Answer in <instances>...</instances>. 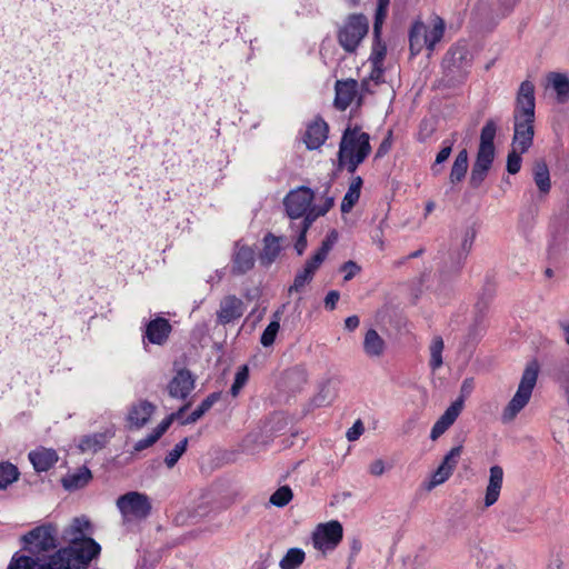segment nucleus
Wrapping results in <instances>:
<instances>
[{"label": "nucleus", "instance_id": "f257e3e1", "mask_svg": "<svg viewBox=\"0 0 569 569\" xmlns=\"http://www.w3.org/2000/svg\"><path fill=\"white\" fill-rule=\"evenodd\" d=\"M91 535L90 521L84 517L74 518L63 531V539L69 546L52 556L47 567L30 557L14 556L8 569H86L101 550Z\"/></svg>", "mask_w": 569, "mask_h": 569}, {"label": "nucleus", "instance_id": "f03ea898", "mask_svg": "<svg viewBox=\"0 0 569 569\" xmlns=\"http://www.w3.org/2000/svg\"><path fill=\"white\" fill-rule=\"evenodd\" d=\"M335 199L329 188L312 190L298 187L284 197L283 207L291 220L302 219L299 224L311 228L318 218L326 216L333 207Z\"/></svg>", "mask_w": 569, "mask_h": 569}, {"label": "nucleus", "instance_id": "7ed1b4c3", "mask_svg": "<svg viewBox=\"0 0 569 569\" xmlns=\"http://www.w3.org/2000/svg\"><path fill=\"white\" fill-rule=\"evenodd\" d=\"M535 84L529 80L522 81L516 97L511 144L521 151H528L532 146L535 136Z\"/></svg>", "mask_w": 569, "mask_h": 569}, {"label": "nucleus", "instance_id": "20e7f679", "mask_svg": "<svg viewBox=\"0 0 569 569\" xmlns=\"http://www.w3.org/2000/svg\"><path fill=\"white\" fill-rule=\"evenodd\" d=\"M369 140V134L362 132L359 126L347 127L339 146V168H347L349 173H353L371 151Z\"/></svg>", "mask_w": 569, "mask_h": 569}, {"label": "nucleus", "instance_id": "39448f33", "mask_svg": "<svg viewBox=\"0 0 569 569\" xmlns=\"http://www.w3.org/2000/svg\"><path fill=\"white\" fill-rule=\"evenodd\" d=\"M497 123L493 119L487 120L480 131V141L476 159L471 166L470 178H483L489 174L496 157L495 138Z\"/></svg>", "mask_w": 569, "mask_h": 569}, {"label": "nucleus", "instance_id": "423d86ee", "mask_svg": "<svg viewBox=\"0 0 569 569\" xmlns=\"http://www.w3.org/2000/svg\"><path fill=\"white\" fill-rule=\"evenodd\" d=\"M537 378L538 365L536 362L529 363L522 373L516 393L502 410L501 421L503 423L512 422L518 413L528 405L532 390L536 386Z\"/></svg>", "mask_w": 569, "mask_h": 569}, {"label": "nucleus", "instance_id": "0eeeda50", "mask_svg": "<svg viewBox=\"0 0 569 569\" xmlns=\"http://www.w3.org/2000/svg\"><path fill=\"white\" fill-rule=\"evenodd\" d=\"M369 30L368 19L363 14H350L338 32V42L345 51L352 53Z\"/></svg>", "mask_w": 569, "mask_h": 569}, {"label": "nucleus", "instance_id": "6e6552de", "mask_svg": "<svg viewBox=\"0 0 569 569\" xmlns=\"http://www.w3.org/2000/svg\"><path fill=\"white\" fill-rule=\"evenodd\" d=\"M117 507L126 521L144 519L151 510V503L144 493L131 491L117 500Z\"/></svg>", "mask_w": 569, "mask_h": 569}, {"label": "nucleus", "instance_id": "1a4fd4ad", "mask_svg": "<svg viewBox=\"0 0 569 569\" xmlns=\"http://www.w3.org/2000/svg\"><path fill=\"white\" fill-rule=\"evenodd\" d=\"M343 528L338 520L319 523L311 536L315 549L326 555L337 548L342 540Z\"/></svg>", "mask_w": 569, "mask_h": 569}, {"label": "nucleus", "instance_id": "9d476101", "mask_svg": "<svg viewBox=\"0 0 569 569\" xmlns=\"http://www.w3.org/2000/svg\"><path fill=\"white\" fill-rule=\"evenodd\" d=\"M30 552L48 551L57 546V530L51 525L40 526L22 537Z\"/></svg>", "mask_w": 569, "mask_h": 569}, {"label": "nucleus", "instance_id": "9b49d317", "mask_svg": "<svg viewBox=\"0 0 569 569\" xmlns=\"http://www.w3.org/2000/svg\"><path fill=\"white\" fill-rule=\"evenodd\" d=\"M156 409L157 407L148 400L140 399L132 402L126 412V427L129 430H140L144 428L154 415Z\"/></svg>", "mask_w": 569, "mask_h": 569}, {"label": "nucleus", "instance_id": "f8f14e48", "mask_svg": "<svg viewBox=\"0 0 569 569\" xmlns=\"http://www.w3.org/2000/svg\"><path fill=\"white\" fill-rule=\"evenodd\" d=\"M462 452V446L453 447L443 458L440 466L432 473L430 482L428 485V489H433L435 487L442 485L446 482L452 475L455 468L458 465V460Z\"/></svg>", "mask_w": 569, "mask_h": 569}, {"label": "nucleus", "instance_id": "ddd939ff", "mask_svg": "<svg viewBox=\"0 0 569 569\" xmlns=\"http://www.w3.org/2000/svg\"><path fill=\"white\" fill-rule=\"evenodd\" d=\"M246 310L243 301L229 295L221 299L219 309L217 311V321L220 325H227L242 317Z\"/></svg>", "mask_w": 569, "mask_h": 569}, {"label": "nucleus", "instance_id": "4468645a", "mask_svg": "<svg viewBox=\"0 0 569 569\" xmlns=\"http://www.w3.org/2000/svg\"><path fill=\"white\" fill-rule=\"evenodd\" d=\"M505 471L501 466L493 465L489 468L488 481L485 490L483 506H493L500 497L503 485Z\"/></svg>", "mask_w": 569, "mask_h": 569}, {"label": "nucleus", "instance_id": "2eb2a0df", "mask_svg": "<svg viewBox=\"0 0 569 569\" xmlns=\"http://www.w3.org/2000/svg\"><path fill=\"white\" fill-rule=\"evenodd\" d=\"M463 408V399L460 398L453 401L446 411L441 415V417L435 422L430 438L431 440H437L440 436H442L457 420L459 415L461 413Z\"/></svg>", "mask_w": 569, "mask_h": 569}, {"label": "nucleus", "instance_id": "dca6fc26", "mask_svg": "<svg viewBox=\"0 0 569 569\" xmlns=\"http://www.w3.org/2000/svg\"><path fill=\"white\" fill-rule=\"evenodd\" d=\"M328 132V123L321 117H317L308 124L305 132L303 141L307 148L310 150L320 148L326 142Z\"/></svg>", "mask_w": 569, "mask_h": 569}, {"label": "nucleus", "instance_id": "f3484780", "mask_svg": "<svg viewBox=\"0 0 569 569\" xmlns=\"http://www.w3.org/2000/svg\"><path fill=\"white\" fill-rule=\"evenodd\" d=\"M254 261V250L244 243L237 242L232 254V272L243 274L253 268Z\"/></svg>", "mask_w": 569, "mask_h": 569}, {"label": "nucleus", "instance_id": "a211bd4d", "mask_svg": "<svg viewBox=\"0 0 569 569\" xmlns=\"http://www.w3.org/2000/svg\"><path fill=\"white\" fill-rule=\"evenodd\" d=\"M194 388V378L190 371L179 370L168 383V392L172 398L184 399Z\"/></svg>", "mask_w": 569, "mask_h": 569}, {"label": "nucleus", "instance_id": "6ab92c4d", "mask_svg": "<svg viewBox=\"0 0 569 569\" xmlns=\"http://www.w3.org/2000/svg\"><path fill=\"white\" fill-rule=\"evenodd\" d=\"M358 82L353 79L338 80L336 82L335 106L339 110H346L357 94Z\"/></svg>", "mask_w": 569, "mask_h": 569}, {"label": "nucleus", "instance_id": "aec40b11", "mask_svg": "<svg viewBox=\"0 0 569 569\" xmlns=\"http://www.w3.org/2000/svg\"><path fill=\"white\" fill-rule=\"evenodd\" d=\"M470 61V52L466 43H457L452 46L446 53L442 60V67L453 72L455 69H459Z\"/></svg>", "mask_w": 569, "mask_h": 569}, {"label": "nucleus", "instance_id": "412c9836", "mask_svg": "<svg viewBox=\"0 0 569 569\" xmlns=\"http://www.w3.org/2000/svg\"><path fill=\"white\" fill-rule=\"evenodd\" d=\"M323 260H321L320 257H317L316 254H312V257L306 261L305 267L297 272L293 283L290 287L289 291H299L301 290L307 283H309L316 271L320 268Z\"/></svg>", "mask_w": 569, "mask_h": 569}, {"label": "nucleus", "instance_id": "4be33fe9", "mask_svg": "<svg viewBox=\"0 0 569 569\" xmlns=\"http://www.w3.org/2000/svg\"><path fill=\"white\" fill-rule=\"evenodd\" d=\"M387 345L385 339L375 329L366 331L362 342V349L370 359H379L385 355Z\"/></svg>", "mask_w": 569, "mask_h": 569}, {"label": "nucleus", "instance_id": "5701e85b", "mask_svg": "<svg viewBox=\"0 0 569 569\" xmlns=\"http://www.w3.org/2000/svg\"><path fill=\"white\" fill-rule=\"evenodd\" d=\"M29 460L38 472L49 470L57 461L58 455L53 449L37 448L29 453Z\"/></svg>", "mask_w": 569, "mask_h": 569}, {"label": "nucleus", "instance_id": "b1692460", "mask_svg": "<svg viewBox=\"0 0 569 569\" xmlns=\"http://www.w3.org/2000/svg\"><path fill=\"white\" fill-rule=\"evenodd\" d=\"M171 332V325L164 318H156L150 321L146 329V337L149 342L154 345H162Z\"/></svg>", "mask_w": 569, "mask_h": 569}, {"label": "nucleus", "instance_id": "393cba45", "mask_svg": "<svg viewBox=\"0 0 569 569\" xmlns=\"http://www.w3.org/2000/svg\"><path fill=\"white\" fill-rule=\"evenodd\" d=\"M112 436L113 433L109 431L87 435L79 439L77 447L82 453H96L107 445Z\"/></svg>", "mask_w": 569, "mask_h": 569}, {"label": "nucleus", "instance_id": "a878e982", "mask_svg": "<svg viewBox=\"0 0 569 569\" xmlns=\"http://www.w3.org/2000/svg\"><path fill=\"white\" fill-rule=\"evenodd\" d=\"M281 237H276L272 233H268L263 238V249L260 253V262L263 266H270L276 261L281 252Z\"/></svg>", "mask_w": 569, "mask_h": 569}, {"label": "nucleus", "instance_id": "bb28decb", "mask_svg": "<svg viewBox=\"0 0 569 569\" xmlns=\"http://www.w3.org/2000/svg\"><path fill=\"white\" fill-rule=\"evenodd\" d=\"M427 28L423 23L417 22L412 26L409 34L410 50L412 54H418L421 49L427 47Z\"/></svg>", "mask_w": 569, "mask_h": 569}, {"label": "nucleus", "instance_id": "cd10ccee", "mask_svg": "<svg viewBox=\"0 0 569 569\" xmlns=\"http://www.w3.org/2000/svg\"><path fill=\"white\" fill-rule=\"evenodd\" d=\"M469 169V154L466 148L461 149L455 157L450 168L449 178H465Z\"/></svg>", "mask_w": 569, "mask_h": 569}, {"label": "nucleus", "instance_id": "c85d7f7f", "mask_svg": "<svg viewBox=\"0 0 569 569\" xmlns=\"http://www.w3.org/2000/svg\"><path fill=\"white\" fill-rule=\"evenodd\" d=\"M220 399V393L213 392L209 395L200 406L191 412L184 420L181 421L182 425H190L199 420L218 400Z\"/></svg>", "mask_w": 569, "mask_h": 569}, {"label": "nucleus", "instance_id": "c756f323", "mask_svg": "<svg viewBox=\"0 0 569 569\" xmlns=\"http://www.w3.org/2000/svg\"><path fill=\"white\" fill-rule=\"evenodd\" d=\"M362 187V180H356L353 181L347 193L345 194L342 201H341V212L348 213L351 211L353 206L358 202L360 197V191Z\"/></svg>", "mask_w": 569, "mask_h": 569}, {"label": "nucleus", "instance_id": "7c9ffc66", "mask_svg": "<svg viewBox=\"0 0 569 569\" xmlns=\"http://www.w3.org/2000/svg\"><path fill=\"white\" fill-rule=\"evenodd\" d=\"M91 479V472L87 468L80 469L78 472L63 478V487L68 490H74L86 486Z\"/></svg>", "mask_w": 569, "mask_h": 569}, {"label": "nucleus", "instance_id": "2f4dec72", "mask_svg": "<svg viewBox=\"0 0 569 569\" xmlns=\"http://www.w3.org/2000/svg\"><path fill=\"white\" fill-rule=\"evenodd\" d=\"M305 551L300 548H291L279 562L281 569H298L305 561Z\"/></svg>", "mask_w": 569, "mask_h": 569}, {"label": "nucleus", "instance_id": "473e14b6", "mask_svg": "<svg viewBox=\"0 0 569 569\" xmlns=\"http://www.w3.org/2000/svg\"><path fill=\"white\" fill-rule=\"evenodd\" d=\"M549 81L560 101H565L569 98V78L566 74L551 72L549 74Z\"/></svg>", "mask_w": 569, "mask_h": 569}, {"label": "nucleus", "instance_id": "72a5a7b5", "mask_svg": "<svg viewBox=\"0 0 569 569\" xmlns=\"http://www.w3.org/2000/svg\"><path fill=\"white\" fill-rule=\"evenodd\" d=\"M453 141H445L443 147L437 153L433 163L431 164V171L435 176H440L445 172V163L448 161L452 152Z\"/></svg>", "mask_w": 569, "mask_h": 569}, {"label": "nucleus", "instance_id": "f704fd0d", "mask_svg": "<svg viewBox=\"0 0 569 569\" xmlns=\"http://www.w3.org/2000/svg\"><path fill=\"white\" fill-rule=\"evenodd\" d=\"M280 320L281 312H274L272 321L267 326L260 338V342L263 347H270L273 345L280 329Z\"/></svg>", "mask_w": 569, "mask_h": 569}, {"label": "nucleus", "instance_id": "c9c22d12", "mask_svg": "<svg viewBox=\"0 0 569 569\" xmlns=\"http://www.w3.org/2000/svg\"><path fill=\"white\" fill-rule=\"evenodd\" d=\"M443 348H445V345H443L442 338L439 336L433 337V339L431 340L430 347H429V351H430L429 365H430V368L432 369V371L438 370L443 363V361H442Z\"/></svg>", "mask_w": 569, "mask_h": 569}, {"label": "nucleus", "instance_id": "e433bc0d", "mask_svg": "<svg viewBox=\"0 0 569 569\" xmlns=\"http://www.w3.org/2000/svg\"><path fill=\"white\" fill-rule=\"evenodd\" d=\"M293 498V492L288 486H282L278 488L271 496H270V503L282 508L287 506Z\"/></svg>", "mask_w": 569, "mask_h": 569}, {"label": "nucleus", "instance_id": "4c0bfd02", "mask_svg": "<svg viewBox=\"0 0 569 569\" xmlns=\"http://www.w3.org/2000/svg\"><path fill=\"white\" fill-rule=\"evenodd\" d=\"M19 477V472L16 466L12 463L0 465V489L7 488L10 483L16 481Z\"/></svg>", "mask_w": 569, "mask_h": 569}, {"label": "nucleus", "instance_id": "58836bf2", "mask_svg": "<svg viewBox=\"0 0 569 569\" xmlns=\"http://www.w3.org/2000/svg\"><path fill=\"white\" fill-rule=\"evenodd\" d=\"M526 151H521L519 148L512 146L507 157V172L509 174H517L521 168V154Z\"/></svg>", "mask_w": 569, "mask_h": 569}, {"label": "nucleus", "instance_id": "ea45409f", "mask_svg": "<svg viewBox=\"0 0 569 569\" xmlns=\"http://www.w3.org/2000/svg\"><path fill=\"white\" fill-rule=\"evenodd\" d=\"M338 237H339V234H338L337 230L333 229V230L329 231L328 234L326 236V238L323 239V241L321 242L320 248L313 254H316L317 257H320L321 260L325 261L329 251L332 249V247L338 241Z\"/></svg>", "mask_w": 569, "mask_h": 569}, {"label": "nucleus", "instance_id": "a19ab883", "mask_svg": "<svg viewBox=\"0 0 569 569\" xmlns=\"http://www.w3.org/2000/svg\"><path fill=\"white\" fill-rule=\"evenodd\" d=\"M388 4H389V0H379L378 1V7L376 10V16H375V23H373V37L375 38H378L379 34L381 33V26L387 16Z\"/></svg>", "mask_w": 569, "mask_h": 569}, {"label": "nucleus", "instance_id": "79ce46f5", "mask_svg": "<svg viewBox=\"0 0 569 569\" xmlns=\"http://www.w3.org/2000/svg\"><path fill=\"white\" fill-rule=\"evenodd\" d=\"M187 445L188 438H184L181 441H179L172 450L169 451L164 459V462L168 468H172L177 463L180 457L184 453Z\"/></svg>", "mask_w": 569, "mask_h": 569}, {"label": "nucleus", "instance_id": "37998d69", "mask_svg": "<svg viewBox=\"0 0 569 569\" xmlns=\"http://www.w3.org/2000/svg\"><path fill=\"white\" fill-rule=\"evenodd\" d=\"M379 36H381V33ZM373 40L375 41H373V46H372V52H371L370 60L373 66L382 64L383 59L387 53V47L381 41L380 37H378V38L373 37Z\"/></svg>", "mask_w": 569, "mask_h": 569}, {"label": "nucleus", "instance_id": "c03bdc74", "mask_svg": "<svg viewBox=\"0 0 569 569\" xmlns=\"http://www.w3.org/2000/svg\"><path fill=\"white\" fill-rule=\"evenodd\" d=\"M291 230H297L298 238L295 243V249L299 256H301L307 248V232L310 228H305V224H290Z\"/></svg>", "mask_w": 569, "mask_h": 569}, {"label": "nucleus", "instance_id": "a18cd8bd", "mask_svg": "<svg viewBox=\"0 0 569 569\" xmlns=\"http://www.w3.org/2000/svg\"><path fill=\"white\" fill-rule=\"evenodd\" d=\"M187 409V406H183L182 408H180L177 412L174 413H171L170 416H168L166 419H163L158 426L157 428L151 432L157 439H159L168 429L169 427L171 426L172 421L174 419H178L180 418V416L182 415V412Z\"/></svg>", "mask_w": 569, "mask_h": 569}, {"label": "nucleus", "instance_id": "49530a36", "mask_svg": "<svg viewBox=\"0 0 569 569\" xmlns=\"http://www.w3.org/2000/svg\"><path fill=\"white\" fill-rule=\"evenodd\" d=\"M445 27L442 21L440 20L439 23L435 24L431 30H427V48L432 51L436 43L441 40L443 37Z\"/></svg>", "mask_w": 569, "mask_h": 569}, {"label": "nucleus", "instance_id": "de8ad7c7", "mask_svg": "<svg viewBox=\"0 0 569 569\" xmlns=\"http://www.w3.org/2000/svg\"><path fill=\"white\" fill-rule=\"evenodd\" d=\"M382 76H383L382 64L373 66V69L370 73L369 79L362 80V83H361L362 90L366 92L372 93L373 90L370 88L371 81L375 82V84L377 86L383 81Z\"/></svg>", "mask_w": 569, "mask_h": 569}, {"label": "nucleus", "instance_id": "09e8293b", "mask_svg": "<svg viewBox=\"0 0 569 569\" xmlns=\"http://www.w3.org/2000/svg\"><path fill=\"white\" fill-rule=\"evenodd\" d=\"M248 377H249V372H248V368L246 366L241 367L237 371L234 381L230 389V392L233 397L238 396V393L240 392L242 387L247 383Z\"/></svg>", "mask_w": 569, "mask_h": 569}, {"label": "nucleus", "instance_id": "8fccbe9b", "mask_svg": "<svg viewBox=\"0 0 569 569\" xmlns=\"http://www.w3.org/2000/svg\"><path fill=\"white\" fill-rule=\"evenodd\" d=\"M340 270L345 273L343 280L349 281L360 272L361 268L355 261L349 260L341 266Z\"/></svg>", "mask_w": 569, "mask_h": 569}, {"label": "nucleus", "instance_id": "3c124183", "mask_svg": "<svg viewBox=\"0 0 569 569\" xmlns=\"http://www.w3.org/2000/svg\"><path fill=\"white\" fill-rule=\"evenodd\" d=\"M549 169L543 159L535 160L532 164V176L533 178H549Z\"/></svg>", "mask_w": 569, "mask_h": 569}, {"label": "nucleus", "instance_id": "603ef678", "mask_svg": "<svg viewBox=\"0 0 569 569\" xmlns=\"http://www.w3.org/2000/svg\"><path fill=\"white\" fill-rule=\"evenodd\" d=\"M365 431L363 423L357 420L353 426L347 431V439L349 441H356Z\"/></svg>", "mask_w": 569, "mask_h": 569}, {"label": "nucleus", "instance_id": "864d4df0", "mask_svg": "<svg viewBox=\"0 0 569 569\" xmlns=\"http://www.w3.org/2000/svg\"><path fill=\"white\" fill-rule=\"evenodd\" d=\"M157 440L158 439L152 433H150L146 438L140 439L139 441H137L134 443V446H133V450L136 452L142 451V450L151 447L153 443H156Z\"/></svg>", "mask_w": 569, "mask_h": 569}, {"label": "nucleus", "instance_id": "5fc2aeb1", "mask_svg": "<svg viewBox=\"0 0 569 569\" xmlns=\"http://www.w3.org/2000/svg\"><path fill=\"white\" fill-rule=\"evenodd\" d=\"M391 137H392V132L389 131L388 136L380 143V146L376 152V158H381L390 151L391 144H392Z\"/></svg>", "mask_w": 569, "mask_h": 569}, {"label": "nucleus", "instance_id": "6e6d98bb", "mask_svg": "<svg viewBox=\"0 0 569 569\" xmlns=\"http://www.w3.org/2000/svg\"><path fill=\"white\" fill-rule=\"evenodd\" d=\"M386 471V465H385V461L381 460V459H377L375 461H372L369 466V472L372 475V476H381L383 475Z\"/></svg>", "mask_w": 569, "mask_h": 569}, {"label": "nucleus", "instance_id": "4d7b16f0", "mask_svg": "<svg viewBox=\"0 0 569 569\" xmlns=\"http://www.w3.org/2000/svg\"><path fill=\"white\" fill-rule=\"evenodd\" d=\"M340 298V295L338 291L332 290L329 291L325 298V306L329 310H333L336 308V305Z\"/></svg>", "mask_w": 569, "mask_h": 569}, {"label": "nucleus", "instance_id": "13d9d810", "mask_svg": "<svg viewBox=\"0 0 569 569\" xmlns=\"http://www.w3.org/2000/svg\"><path fill=\"white\" fill-rule=\"evenodd\" d=\"M475 237H476V233L475 231H467L463 239H462V243H461V247H462V250L465 251V253H468L472 247V243H473V240H475Z\"/></svg>", "mask_w": 569, "mask_h": 569}, {"label": "nucleus", "instance_id": "bf43d9fd", "mask_svg": "<svg viewBox=\"0 0 569 569\" xmlns=\"http://www.w3.org/2000/svg\"><path fill=\"white\" fill-rule=\"evenodd\" d=\"M536 186L541 196L547 194L551 189V180H536Z\"/></svg>", "mask_w": 569, "mask_h": 569}, {"label": "nucleus", "instance_id": "052dcab7", "mask_svg": "<svg viewBox=\"0 0 569 569\" xmlns=\"http://www.w3.org/2000/svg\"><path fill=\"white\" fill-rule=\"evenodd\" d=\"M360 320L357 316H350L345 320V327L349 331H353L358 328Z\"/></svg>", "mask_w": 569, "mask_h": 569}, {"label": "nucleus", "instance_id": "680f3d73", "mask_svg": "<svg viewBox=\"0 0 569 569\" xmlns=\"http://www.w3.org/2000/svg\"><path fill=\"white\" fill-rule=\"evenodd\" d=\"M473 389V380L472 379H466L463 380L461 385V393L462 396H468Z\"/></svg>", "mask_w": 569, "mask_h": 569}, {"label": "nucleus", "instance_id": "e2e57ef3", "mask_svg": "<svg viewBox=\"0 0 569 569\" xmlns=\"http://www.w3.org/2000/svg\"><path fill=\"white\" fill-rule=\"evenodd\" d=\"M432 210H433V203L432 202L427 203V206H426L427 213H430Z\"/></svg>", "mask_w": 569, "mask_h": 569}, {"label": "nucleus", "instance_id": "0e129e2a", "mask_svg": "<svg viewBox=\"0 0 569 569\" xmlns=\"http://www.w3.org/2000/svg\"><path fill=\"white\" fill-rule=\"evenodd\" d=\"M352 7L359 3V0H347Z\"/></svg>", "mask_w": 569, "mask_h": 569}, {"label": "nucleus", "instance_id": "69168bd1", "mask_svg": "<svg viewBox=\"0 0 569 569\" xmlns=\"http://www.w3.org/2000/svg\"><path fill=\"white\" fill-rule=\"evenodd\" d=\"M420 252H421V251L413 252V253L411 254V257H418V256L420 254Z\"/></svg>", "mask_w": 569, "mask_h": 569}]
</instances>
